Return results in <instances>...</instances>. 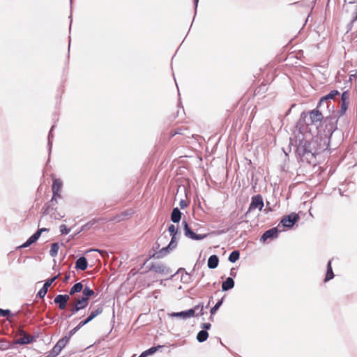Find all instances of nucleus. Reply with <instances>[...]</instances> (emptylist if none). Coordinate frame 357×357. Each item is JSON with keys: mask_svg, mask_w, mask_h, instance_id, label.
<instances>
[{"mask_svg": "<svg viewBox=\"0 0 357 357\" xmlns=\"http://www.w3.org/2000/svg\"><path fill=\"white\" fill-rule=\"evenodd\" d=\"M88 323H89V321L87 319H86L84 321H80L76 327H75L73 329H72L70 331V333H69L70 336H72L73 335H74L78 330H79L82 326L87 324Z\"/></svg>", "mask_w": 357, "mask_h": 357, "instance_id": "bb28decb", "label": "nucleus"}, {"mask_svg": "<svg viewBox=\"0 0 357 357\" xmlns=\"http://www.w3.org/2000/svg\"><path fill=\"white\" fill-rule=\"evenodd\" d=\"M181 217V213L180 210L176 207L174 208L172 210V214H171V220L174 222L177 223L180 221Z\"/></svg>", "mask_w": 357, "mask_h": 357, "instance_id": "6ab92c4d", "label": "nucleus"}, {"mask_svg": "<svg viewBox=\"0 0 357 357\" xmlns=\"http://www.w3.org/2000/svg\"><path fill=\"white\" fill-rule=\"evenodd\" d=\"M170 316L172 317H180V318H181L183 319H187L185 310V311H181V312H172L170 314Z\"/></svg>", "mask_w": 357, "mask_h": 357, "instance_id": "2f4dec72", "label": "nucleus"}, {"mask_svg": "<svg viewBox=\"0 0 357 357\" xmlns=\"http://www.w3.org/2000/svg\"><path fill=\"white\" fill-rule=\"evenodd\" d=\"M187 318H190L195 316L204 314V305L199 303L195 305L193 308L185 310Z\"/></svg>", "mask_w": 357, "mask_h": 357, "instance_id": "0eeeda50", "label": "nucleus"}, {"mask_svg": "<svg viewBox=\"0 0 357 357\" xmlns=\"http://www.w3.org/2000/svg\"><path fill=\"white\" fill-rule=\"evenodd\" d=\"M234 268H231V271H230V275H231V276H233V277H235V276H236V272H234Z\"/></svg>", "mask_w": 357, "mask_h": 357, "instance_id": "8fccbe9b", "label": "nucleus"}, {"mask_svg": "<svg viewBox=\"0 0 357 357\" xmlns=\"http://www.w3.org/2000/svg\"><path fill=\"white\" fill-rule=\"evenodd\" d=\"M14 314L11 312L10 310H3L0 308V317H6L7 320L11 321L10 318L13 317Z\"/></svg>", "mask_w": 357, "mask_h": 357, "instance_id": "c756f323", "label": "nucleus"}, {"mask_svg": "<svg viewBox=\"0 0 357 357\" xmlns=\"http://www.w3.org/2000/svg\"><path fill=\"white\" fill-rule=\"evenodd\" d=\"M353 77H355V75H354H354H350V78H349V79H350V80H351V79H353Z\"/></svg>", "mask_w": 357, "mask_h": 357, "instance_id": "6e6d98bb", "label": "nucleus"}, {"mask_svg": "<svg viewBox=\"0 0 357 357\" xmlns=\"http://www.w3.org/2000/svg\"><path fill=\"white\" fill-rule=\"evenodd\" d=\"M354 75L355 76H357V70L356 71V73Z\"/></svg>", "mask_w": 357, "mask_h": 357, "instance_id": "680f3d73", "label": "nucleus"}, {"mask_svg": "<svg viewBox=\"0 0 357 357\" xmlns=\"http://www.w3.org/2000/svg\"><path fill=\"white\" fill-rule=\"evenodd\" d=\"M240 257V252L238 250H234L231 252L229 256V261L231 263H235Z\"/></svg>", "mask_w": 357, "mask_h": 357, "instance_id": "cd10ccee", "label": "nucleus"}, {"mask_svg": "<svg viewBox=\"0 0 357 357\" xmlns=\"http://www.w3.org/2000/svg\"><path fill=\"white\" fill-rule=\"evenodd\" d=\"M85 280H83L81 282H77L70 289L69 291V295H74L76 293L80 292L83 289V284L82 282Z\"/></svg>", "mask_w": 357, "mask_h": 357, "instance_id": "aec40b11", "label": "nucleus"}, {"mask_svg": "<svg viewBox=\"0 0 357 357\" xmlns=\"http://www.w3.org/2000/svg\"><path fill=\"white\" fill-rule=\"evenodd\" d=\"M61 351V349H59L56 346L54 345L53 349L49 352V354L51 355L50 357L57 356L60 354Z\"/></svg>", "mask_w": 357, "mask_h": 357, "instance_id": "e433bc0d", "label": "nucleus"}, {"mask_svg": "<svg viewBox=\"0 0 357 357\" xmlns=\"http://www.w3.org/2000/svg\"><path fill=\"white\" fill-rule=\"evenodd\" d=\"M91 251H96V252H100V250H98V249L90 250H89L88 252H91Z\"/></svg>", "mask_w": 357, "mask_h": 357, "instance_id": "603ef678", "label": "nucleus"}, {"mask_svg": "<svg viewBox=\"0 0 357 357\" xmlns=\"http://www.w3.org/2000/svg\"><path fill=\"white\" fill-rule=\"evenodd\" d=\"M208 305H210V303L206 304V307H208Z\"/></svg>", "mask_w": 357, "mask_h": 357, "instance_id": "bf43d9fd", "label": "nucleus"}, {"mask_svg": "<svg viewBox=\"0 0 357 357\" xmlns=\"http://www.w3.org/2000/svg\"><path fill=\"white\" fill-rule=\"evenodd\" d=\"M222 301H223V299H220V301H218L217 302V303L211 309V314H214L216 311L219 309V307L222 305Z\"/></svg>", "mask_w": 357, "mask_h": 357, "instance_id": "c9c22d12", "label": "nucleus"}, {"mask_svg": "<svg viewBox=\"0 0 357 357\" xmlns=\"http://www.w3.org/2000/svg\"><path fill=\"white\" fill-rule=\"evenodd\" d=\"M348 107V102H342L341 103V108L340 110V115H343L345 112L347 111Z\"/></svg>", "mask_w": 357, "mask_h": 357, "instance_id": "58836bf2", "label": "nucleus"}, {"mask_svg": "<svg viewBox=\"0 0 357 357\" xmlns=\"http://www.w3.org/2000/svg\"><path fill=\"white\" fill-rule=\"evenodd\" d=\"M59 229L62 234H68L70 231V229L68 228L65 225H60Z\"/></svg>", "mask_w": 357, "mask_h": 357, "instance_id": "79ce46f5", "label": "nucleus"}, {"mask_svg": "<svg viewBox=\"0 0 357 357\" xmlns=\"http://www.w3.org/2000/svg\"><path fill=\"white\" fill-rule=\"evenodd\" d=\"M168 231L171 235H173V234L176 235L177 234V229L174 225H170L169 226Z\"/></svg>", "mask_w": 357, "mask_h": 357, "instance_id": "a18cd8bd", "label": "nucleus"}, {"mask_svg": "<svg viewBox=\"0 0 357 357\" xmlns=\"http://www.w3.org/2000/svg\"><path fill=\"white\" fill-rule=\"evenodd\" d=\"M211 327V324L210 323H204L202 324V328L203 330H205L207 331V330L210 329Z\"/></svg>", "mask_w": 357, "mask_h": 357, "instance_id": "49530a36", "label": "nucleus"}, {"mask_svg": "<svg viewBox=\"0 0 357 357\" xmlns=\"http://www.w3.org/2000/svg\"><path fill=\"white\" fill-rule=\"evenodd\" d=\"M59 244L57 243H54L51 245V249L50 250V255L51 257H54L57 255L59 251Z\"/></svg>", "mask_w": 357, "mask_h": 357, "instance_id": "c85d7f7f", "label": "nucleus"}, {"mask_svg": "<svg viewBox=\"0 0 357 357\" xmlns=\"http://www.w3.org/2000/svg\"><path fill=\"white\" fill-rule=\"evenodd\" d=\"M69 311L70 314L68 316V317H70L71 316L74 315L75 314L79 312L77 307H76L73 301L70 302L69 304Z\"/></svg>", "mask_w": 357, "mask_h": 357, "instance_id": "7c9ffc66", "label": "nucleus"}, {"mask_svg": "<svg viewBox=\"0 0 357 357\" xmlns=\"http://www.w3.org/2000/svg\"><path fill=\"white\" fill-rule=\"evenodd\" d=\"M83 296H81L82 298H86L87 301L89 300V297L91 296H93L95 294V292L93 289H91L89 287L86 286L82 289Z\"/></svg>", "mask_w": 357, "mask_h": 357, "instance_id": "5701e85b", "label": "nucleus"}, {"mask_svg": "<svg viewBox=\"0 0 357 357\" xmlns=\"http://www.w3.org/2000/svg\"><path fill=\"white\" fill-rule=\"evenodd\" d=\"M71 336H65L64 337L59 340L57 343L55 344L59 349L62 350L63 347L66 345V344L68 342L70 337Z\"/></svg>", "mask_w": 357, "mask_h": 357, "instance_id": "a878e982", "label": "nucleus"}, {"mask_svg": "<svg viewBox=\"0 0 357 357\" xmlns=\"http://www.w3.org/2000/svg\"><path fill=\"white\" fill-rule=\"evenodd\" d=\"M54 126H52V128H51V130L49 132V135H48V146H49V151H51V149H52V139L53 137V135H52V130L54 129Z\"/></svg>", "mask_w": 357, "mask_h": 357, "instance_id": "4c0bfd02", "label": "nucleus"}, {"mask_svg": "<svg viewBox=\"0 0 357 357\" xmlns=\"http://www.w3.org/2000/svg\"><path fill=\"white\" fill-rule=\"evenodd\" d=\"M334 278V273L333 272L332 266H331V261H328L327 264V271L326 277L324 279V282H328L330 280L333 279Z\"/></svg>", "mask_w": 357, "mask_h": 357, "instance_id": "4be33fe9", "label": "nucleus"}, {"mask_svg": "<svg viewBox=\"0 0 357 357\" xmlns=\"http://www.w3.org/2000/svg\"><path fill=\"white\" fill-rule=\"evenodd\" d=\"M68 279H69V276L67 275V276L65 277L63 281L66 282Z\"/></svg>", "mask_w": 357, "mask_h": 357, "instance_id": "5fc2aeb1", "label": "nucleus"}, {"mask_svg": "<svg viewBox=\"0 0 357 357\" xmlns=\"http://www.w3.org/2000/svg\"><path fill=\"white\" fill-rule=\"evenodd\" d=\"M234 287V280L232 278H227L222 284V290L223 291H228Z\"/></svg>", "mask_w": 357, "mask_h": 357, "instance_id": "dca6fc26", "label": "nucleus"}, {"mask_svg": "<svg viewBox=\"0 0 357 357\" xmlns=\"http://www.w3.org/2000/svg\"><path fill=\"white\" fill-rule=\"evenodd\" d=\"M103 311V307L102 305L98 306L95 310H92L90 313L89 316L86 318L89 322L95 319L97 316L102 314Z\"/></svg>", "mask_w": 357, "mask_h": 357, "instance_id": "a211bd4d", "label": "nucleus"}, {"mask_svg": "<svg viewBox=\"0 0 357 357\" xmlns=\"http://www.w3.org/2000/svg\"><path fill=\"white\" fill-rule=\"evenodd\" d=\"M298 220L299 215L295 213H291L289 215L283 216L280 223L284 227L291 228Z\"/></svg>", "mask_w": 357, "mask_h": 357, "instance_id": "20e7f679", "label": "nucleus"}, {"mask_svg": "<svg viewBox=\"0 0 357 357\" xmlns=\"http://www.w3.org/2000/svg\"><path fill=\"white\" fill-rule=\"evenodd\" d=\"M263 207L264 202L262 197L260 195L254 196L252 197L251 203L250 204L248 211L246 212L245 215H247L249 211L257 208H258L259 211H261Z\"/></svg>", "mask_w": 357, "mask_h": 357, "instance_id": "423d86ee", "label": "nucleus"}, {"mask_svg": "<svg viewBox=\"0 0 357 357\" xmlns=\"http://www.w3.org/2000/svg\"><path fill=\"white\" fill-rule=\"evenodd\" d=\"M45 231H47V229L46 228L40 229L31 236L33 240H35V241H36L40 238L42 232Z\"/></svg>", "mask_w": 357, "mask_h": 357, "instance_id": "72a5a7b5", "label": "nucleus"}, {"mask_svg": "<svg viewBox=\"0 0 357 357\" xmlns=\"http://www.w3.org/2000/svg\"><path fill=\"white\" fill-rule=\"evenodd\" d=\"M349 98V93L347 91H344L341 96L342 102H348Z\"/></svg>", "mask_w": 357, "mask_h": 357, "instance_id": "37998d69", "label": "nucleus"}, {"mask_svg": "<svg viewBox=\"0 0 357 357\" xmlns=\"http://www.w3.org/2000/svg\"><path fill=\"white\" fill-rule=\"evenodd\" d=\"M53 192V197H52V200L50 201V204L48 205L47 206V210L52 207V206L54 205V202L55 201L56 202V198L57 197H61V195H60V192H56V191H52Z\"/></svg>", "mask_w": 357, "mask_h": 357, "instance_id": "473e14b6", "label": "nucleus"}, {"mask_svg": "<svg viewBox=\"0 0 357 357\" xmlns=\"http://www.w3.org/2000/svg\"><path fill=\"white\" fill-rule=\"evenodd\" d=\"M208 305H210V303L206 304V307H208Z\"/></svg>", "mask_w": 357, "mask_h": 357, "instance_id": "13d9d810", "label": "nucleus"}, {"mask_svg": "<svg viewBox=\"0 0 357 357\" xmlns=\"http://www.w3.org/2000/svg\"><path fill=\"white\" fill-rule=\"evenodd\" d=\"M47 291V289H46L45 287H43L38 292V296L40 298H43L46 295Z\"/></svg>", "mask_w": 357, "mask_h": 357, "instance_id": "c03bdc74", "label": "nucleus"}, {"mask_svg": "<svg viewBox=\"0 0 357 357\" xmlns=\"http://www.w3.org/2000/svg\"><path fill=\"white\" fill-rule=\"evenodd\" d=\"M69 299L70 296L68 294H59L54 298V302L59 305L60 310H64Z\"/></svg>", "mask_w": 357, "mask_h": 357, "instance_id": "1a4fd4ad", "label": "nucleus"}, {"mask_svg": "<svg viewBox=\"0 0 357 357\" xmlns=\"http://www.w3.org/2000/svg\"><path fill=\"white\" fill-rule=\"evenodd\" d=\"M176 245H177L176 235L173 234V235H172V239H171V241L169 242V243L168 244V245L165 248H162L160 250L155 252L153 255V257L158 258V259L162 258L165 255H167V253H169L170 250H172L173 249H174L176 247Z\"/></svg>", "mask_w": 357, "mask_h": 357, "instance_id": "7ed1b4c3", "label": "nucleus"}, {"mask_svg": "<svg viewBox=\"0 0 357 357\" xmlns=\"http://www.w3.org/2000/svg\"><path fill=\"white\" fill-rule=\"evenodd\" d=\"M354 20H357V8H356V10L355 12V17H354Z\"/></svg>", "mask_w": 357, "mask_h": 357, "instance_id": "864d4df0", "label": "nucleus"}, {"mask_svg": "<svg viewBox=\"0 0 357 357\" xmlns=\"http://www.w3.org/2000/svg\"><path fill=\"white\" fill-rule=\"evenodd\" d=\"M279 230L277 227H273L266 231L260 238V241L264 243L268 239H273L278 237Z\"/></svg>", "mask_w": 357, "mask_h": 357, "instance_id": "6e6552de", "label": "nucleus"}, {"mask_svg": "<svg viewBox=\"0 0 357 357\" xmlns=\"http://www.w3.org/2000/svg\"><path fill=\"white\" fill-rule=\"evenodd\" d=\"M208 305H210V303L206 304V307H208Z\"/></svg>", "mask_w": 357, "mask_h": 357, "instance_id": "052dcab7", "label": "nucleus"}, {"mask_svg": "<svg viewBox=\"0 0 357 357\" xmlns=\"http://www.w3.org/2000/svg\"><path fill=\"white\" fill-rule=\"evenodd\" d=\"M62 185V181L59 178H56L53 181L52 190V191H56V192H60L61 190Z\"/></svg>", "mask_w": 357, "mask_h": 357, "instance_id": "393cba45", "label": "nucleus"}, {"mask_svg": "<svg viewBox=\"0 0 357 357\" xmlns=\"http://www.w3.org/2000/svg\"><path fill=\"white\" fill-rule=\"evenodd\" d=\"M328 130H332L328 139H327L326 137L324 138L317 137L316 138L313 139V144L314 147V153L315 155L328 149L331 136L333 133L336 130V127L332 124L330 126Z\"/></svg>", "mask_w": 357, "mask_h": 357, "instance_id": "f03ea898", "label": "nucleus"}, {"mask_svg": "<svg viewBox=\"0 0 357 357\" xmlns=\"http://www.w3.org/2000/svg\"><path fill=\"white\" fill-rule=\"evenodd\" d=\"M324 116L321 112L319 109H314L311 111L309 114V120L311 124L317 125V123H320Z\"/></svg>", "mask_w": 357, "mask_h": 357, "instance_id": "9b49d317", "label": "nucleus"}, {"mask_svg": "<svg viewBox=\"0 0 357 357\" xmlns=\"http://www.w3.org/2000/svg\"><path fill=\"white\" fill-rule=\"evenodd\" d=\"M59 278V275L52 278H50L48 280H47L45 282V284H43V287H45L46 289H48V288L51 286V284Z\"/></svg>", "mask_w": 357, "mask_h": 357, "instance_id": "f704fd0d", "label": "nucleus"}, {"mask_svg": "<svg viewBox=\"0 0 357 357\" xmlns=\"http://www.w3.org/2000/svg\"><path fill=\"white\" fill-rule=\"evenodd\" d=\"M184 235L192 240H202L207 236V234H197L188 226L187 222L183 221Z\"/></svg>", "mask_w": 357, "mask_h": 357, "instance_id": "39448f33", "label": "nucleus"}, {"mask_svg": "<svg viewBox=\"0 0 357 357\" xmlns=\"http://www.w3.org/2000/svg\"><path fill=\"white\" fill-rule=\"evenodd\" d=\"M198 2H199V0H194V3H195V10L197 9Z\"/></svg>", "mask_w": 357, "mask_h": 357, "instance_id": "3c124183", "label": "nucleus"}, {"mask_svg": "<svg viewBox=\"0 0 357 357\" xmlns=\"http://www.w3.org/2000/svg\"><path fill=\"white\" fill-rule=\"evenodd\" d=\"M94 222H95L94 221H90V222H87L86 224H85L84 225H83L81 229L77 234H79V232H81L84 230L89 229L90 227H91L93 225Z\"/></svg>", "mask_w": 357, "mask_h": 357, "instance_id": "ea45409f", "label": "nucleus"}, {"mask_svg": "<svg viewBox=\"0 0 357 357\" xmlns=\"http://www.w3.org/2000/svg\"><path fill=\"white\" fill-rule=\"evenodd\" d=\"M88 263L84 257H80L75 262V268L81 271H84L87 268Z\"/></svg>", "mask_w": 357, "mask_h": 357, "instance_id": "4468645a", "label": "nucleus"}, {"mask_svg": "<svg viewBox=\"0 0 357 357\" xmlns=\"http://www.w3.org/2000/svg\"><path fill=\"white\" fill-rule=\"evenodd\" d=\"M314 151L313 139L312 141L306 139L299 140L296 149V152L299 156L304 158L307 160H310L315 156Z\"/></svg>", "mask_w": 357, "mask_h": 357, "instance_id": "f257e3e1", "label": "nucleus"}, {"mask_svg": "<svg viewBox=\"0 0 357 357\" xmlns=\"http://www.w3.org/2000/svg\"><path fill=\"white\" fill-rule=\"evenodd\" d=\"M73 301L75 304L79 311L84 309L88 305L89 303V301H87L86 298L82 297L74 298V300Z\"/></svg>", "mask_w": 357, "mask_h": 357, "instance_id": "ddd939ff", "label": "nucleus"}, {"mask_svg": "<svg viewBox=\"0 0 357 357\" xmlns=\"http://www.w3.org/2000/svg\"><path fill=\"white\" fill-rule=\"evenodd\" d=\"M50 356H51V355L50 354H48V355L45 357H50Z\"/></svg>", "mask_w": 357, "mask_h": 357, "instance_id": "4d7b16f0", "label": "nucleus"}, {"mask_svg": "<svg viewBox=\"0 0 357 357\" xmlns=\"http://www.w3.org/2000/svg\"><path fill=\"white\" fill-rule=\"evenodd\" d=\"M35 240H33L31 236H30L27 240L26 241L23 243L20 247L21 248H27L29 246H30L31 244H33V243H35Z\"/></svg>", "mask_w": 357, "mask_h": 357, "instance_id": "a19ab883", "label": "nucleus"}, {"mask_svg": "<svg viewBox=\"0 0 357 357\" xmlns=\"http://www.w3.org/2000/svg\"><path fill=\"white\" fill-rule=\"evenodd\" d=\"M162 347V346L161 345H158L157 347H151L149 348V349L143 351L139 357H147L149 356H151L153 354H155L158 350V349Z\"/></svg>", "mask_w": 357, "mask_h": 357, "instance_id": "412c9836", "label": "nucleus"}, {"mask_svg": "<svg viewBox=\"0 0 357 357\" xmlns=\"http://www.w3.org/2000/svg\"><path fill=\"white\" fill-rule=\"evenodd\" d=\"M340 93L337 90H333L331 91L329 93H328L327 95L323 96L319 102V104H318V106H317V108H321L324 105H326V107H328V105H327V101L328 100H332V99H334L335 96H337V95H339Z\"/></svg>", "mask_w": 357, "mask_h": 357, "instance_id": "9d476101", "label": "nucleus"}, {"mask_svg": "<svg viewBox=\"0 0 357 357\" xmlns=\"http://www.w3.org/2000/svg\"><path fill=\"white\" fill-rule=\"evenodd\" d=\"M51 216L53 217L54 219L59 220L60 218H63V215H60L59 213H54L51 214Z\"/></svg>", "mask_w": 357, "mask_h": 357, "instance_id": "de8ad7c7", "label": "nucleus"}, {"mask_svg": "<svg viewBox=\"0 0 357 357\" xmlns=\"http://www.w3.org/2000/svg\"><path fill=\"white\" fill-rule=\"evenodd\" d=\"M219 264L218 257L215 255H211L208 259L207 266L210 269H214L218 267Z\"/></svg>", "mask_w": 357, "mask_h": 357, "instance_id": "2eb2a0df", "label": "nucleus"}, {"mask_svg": "<svg viewBox=\"0 0 357 357\" xmlns=\"http://www.w3.org/2000/svg\"><path fill=\"white\" fill-rule=\"evenodd\" d=\"M208 333L205 330L200 331L197 335V340L199 342H204L207 340Z\"/></svg>", "mask_w": 357, "mask_h": 357, "instance_id": "b1692460", "label": "nucleus"}, {"mask_svg": "<svg viewBox=\"0 0 357 357\" xmlns=\"http://www.w3.org/2000/svg\"><path fill=\"white\" fill-rule=\"evenodd\" d=\"M179 205H180V207H181V208H184L185 207H186V206H187V203H186V202H185V201H184V200H181V201L180 202Z\"/></svg>", "mask_w": 357, "mask_h": 357, "instance_id": "09e8293b", "label": "nucleus"}, {"mask_svg": "<svg viewBox=\"0 0 357 357\" xmlns=\"http://www.w3.org/2000/svg\"><path fill=\"white\" fill-rule=\"evenodd\" d=\"M33 340V337L23 331H22V337L17 340L16 342L20 344H26L30 343Z\"/></svg>", "mask_w": 357, "mask_h": 357, "instance_id": "f3484780", "label": "nucleus"}, {"mask_svg": "<svg viewBox=\"0 0 357 357\" xmlns=\"http://www.w3.org/2000/svg\"><path fill=\"white\" fill-rule=\"evenodd\" d=\"M151 270L160 274H167L169 269L163 264L158 263L151 265Z\"/></svg>", "mask_w": 357, "mask_h": 357, "instance_id": "f8f14e48", "label": "nucleus"}]
</instances>
